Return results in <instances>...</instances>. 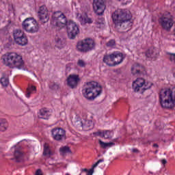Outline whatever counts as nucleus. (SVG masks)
<instances>
[{
  "mask_svg": "<svg viewBox=\"0 0 175 175\" xmlns=\"http://www.w3.org/2000/svg\"><path fill=\"white\" fill-rule=\"evenodd\" d=\"M146 56L148 58H154V49H150L146 53Z\"/></svg>",
  "mask_w": 175,
  "mask_h": 175,
  "instance_id": "c756f323",
  "label": "nucleus"
},
{
  "mask_svg": "<svg viewBox=\"0 0 175 175\" xmlns=\"http://www.w3.org/2000/svg\"><path fill=\"white\" fill-rule=\"evenodd\" d=\"M2 59L5 66L11 68V69H24V61L23 57L16 53H7L2 55Z\"/></svg>",
  "mask_w": 175,
  "mask_h": 175,
  "instance_id": "7ed1b4c3",
  "label": "nucleus"
},
{
  "mask_svg": "<svg viewBox=\"0 0 175 175\" xmlns=\"http://www.w3.org/2000/svg\"><path fill=\"white\" fill-rule=\"evenodd\" d=\"M14 41L16 44H18V46H27V44H28V38L25 34H23L20 37L15 38Z\"/></svg>",
  "mask_w": 175,
  "mask_h": 175,
  "instance_id": "f3484780",
  "label": "nucleus"
},
{
  "mask_svg": "<svg viewBox=\"0 0 175 175\" xmlns=\"http://www.w3.org/2000/svg\"><path fill=\"white\" fill-rule=\"evenodd\" d=\"M38 118L42 120H49L50 118V116H51V113L50 111L47 110L46 109H42L38 112Z\"/></svg>",
  "mask_w": 175,
  "mask_h": 175,
  "instance_id": "a211bd4d",
  "label": "nucleus"
},
{
  "mask_svg": "<svg viewBox=\"0 0 175 175\" xmlns=\"http://www.w3.org/2000/svg\"><path fill=\"white\" fill-rule=\"evenodd\" d=\"M131 73L133 75H139L140 70L137 69V66H133L131 68Z\"/></svg>",
  "mask_w": 175,
  "mask_h": 175,
  "instance_id": "473e14b6",
  "label": "nucleus"
},
{
  "mask_svg": "<svg viewBox=\"0 0 175 175\" xmlns=\"http://www.w3.org/2000/svg\"><path fill=\"white\" fill-rule=\"evenodd\" d=\"M77 49L80 53H88L95 49V41L92 39H85L77 44Z\"/></svg>",
  "mask_w": 175,
  "mask_h": 175,
  "instance_id": "0eeeda50",
  "label": "nucleus"
},
{
  "mask_svg": "<svg viewBox=\"0 0 175 175\" xmlns=\"http://www.w3.org/2000/svg\"><path fill=\"white\" fill-rule=\"evenodd\" d=\"M22 28L27 33H37L39 32V23L33 17L27 18L22 23Z\"/></svg>",
  "mask_w": 175,
  "mask_h": 175,
  "instance_id": "423d86ee",
  "label": "nucleus"
},
{
  "mask_svg": "<svg viewBox=\"0 0 175 175\" xmlns=\"http://www.w3.org/2000/svg\"><path fill=\"white\" fill-rule=\"evenodd\" d=\"M0 83L3 87H8L9 85V78L3 75V77L0 79Z\"/></svg>",
  "mask_w": 175,
  "mask_h": 175,
  "instance_id": "393cba45",
  "label": "nucleus"
},
{
  "mask_svg": "<svg viewBox=\"0 0 175 175\" xmlns=\"http://www.w3.org/2000/svg\"><path fill=\"white\" fill-rule=\"evenodd\" d=\"M49 13L47 10V7L46 5H42L39 8L38 14H44Z\"/></svg>",
  "mask_w": 175,
  "mask_h": 175,
  "instance_id": "c85d7f7f",
  "label": "nucleus"
},
{
  "mask_svg": "<svg viewBox=\"0 0 175 175\" xmlns=\"http://www.w3.org/2000/svg\"><path fill=\"white\" fill-rule=\"evenodd\" d=\"M159 24L162 27L163 29L169 32L174 24L173 16L172 15H168V17L161 16L159 20Z\"/></svg>",
  "mask_w": 175,
  "mask_h": 175,
  "instance_id": "1a4fd4ad",
  "label": "nucleus"
},
{
  "mask_svg": "<svg viewBox=\"0 0 175 175\" xmlns=\"http://www.w3.org/2000/svg\"><path fill=\"white\" fill-rule=\"evenodd\" d=\"M144 87L142 88V94L143 92H144V91H146V90H150V88H151V86L152 85V84L150 82L148 83H145V84H144Z\"/></svg>",
  "mask_w": 175,
  "mask_h": 175,
  "instance_id": "f704fd0d",
  "label": "nucleus"
},
{
  "mask_svg": "<svg viewBox=\"0 0 175 175\" xmlns=\"http://www.w3.org/2000/svg\"><path fill=\"white\" fill-rule=\"evenodd\" d=\"M132 152H133L137 153V152H139V150H138L137 148H133V149H132Z\"/></svg>",
  "mask_w": 175,
  "mask_h": 175,
  "instance_id": "c03bdc74",
  "label": "nucleus"
},
{
  "mask_svg": "<svg viewBox=\"0 0 175 175\" xmlns=\"http://www.w3.org/2000/svg\"><path fill=\"white\" fill-rule=\"evenodd\" d=\"M98 143L101 148H107V147H113V146L116 144L113 142H108V143L103 142L100 139L98 140Z\"/></svg>",
  "mask_w": 175,
  "mask_h": 175,
  "instance_id": "b1692460",
  "label": "nucleus"
},
{
  "mask_svg": "<svg viewBox=\"0 0 175 175\" xmlns=\"http://www.w3.org/2000/svg\"><path fill=\"white\" fill-rule=\"evenodd\" d=\"M8 23L9 25H10V24H12V21L11 20H8Z\"/></svg>",
  "mask_w": 175,
  "mask_h": 175,
  "instance_id": "49530a36",
  "label": "nucleus"
},
{
  "mask_svg": "<svg viewBox=\"0 0 175 175\" xmlns=\"http://www.w3.org/2000/svg\"><path fill=\"white\" fill-rule=\"evenodd\" d=\"M59 151L62 152V154H68V152H70V148L68 146H64L60 148Z\"/></svg>",
  "mask_w": 175,
  "mask_h": 175,
  "instance_id": "2f4dec72",
  "label": "nucleus"
},
{
  "mask_svg": "<svg viewBox=\"0 0 175 175\" xmlns=\"http://www.w3.org/2000/svg\"><path fill=\"white\" fill-rule=\"evenodd\" d=\"M82 94L88 100H94L102 94V86L98 85V82H88L82 90Z\"/></svg>",
  "mask_w": 175,
  "mask_h": 175,
  "instance_id": "20e7f679",
  "label": "nucleus"
},
{
  "mask_svg": "<svg viewBox=\"0 0 175 175\" xmlns=\"http://www.w3.org/2000/svg\"><path fill=\"white\" fill-rule=\"evenodd\" d=\"M35 175H43V174H42V170H38L36 172Z\"/></svg>",
  "mask_w": 175,
  "mask_h": 175,
  "instance_id": "ea45409f",
  "label": "nucleus"
},
{
  "mask_svg": "<svg viewBox=\"0 0 175 175\" xmlns=\"http://www.w3.org/2000/svg\"><path fill=\"white\" fill-rule=\"evenodd\" d=\"M159 100L163 109H173V107H175V88L162 89L159 92Z\"/></svg>",
  "mask_w": 175,
  "mask_h": 175,
  "instance_id": "f03ea898",
  "label": "nucleus"
},
{
  "mask_svg": "<svg viewBox=\"0 0 175 175\" xmlns=\"http://www.w3.org/2000/svg\"><path fill=\"white\" fill-rule=\"evenodd\" d=\"M80 81V78L77 75H70L67 79V84L70 88H76Z\"/></svg>",
  "mask_w": 175,
  "mask_h": 175,
  "instance_id": "ddd939ff",
  "label": "nucleus"
},
{
  "mask_svg": "<svg viewBox=\"0 0 175 175\" xmlns=\"http://www.w3.org/2000/svg\"><path fill=\"white\" fill-rule=\"evenodd\" d=\"M113 133L110 131H105L103 132V137L105 139H110Z\"/></svg>",
  "mask_w": 175,
  "mask_h": 175,
  "instance_id": "7c9ffc66",
  "label": "nucleus"
},
{
  "mask_svg": "<svg viewBox=\"0 0 175 175\" xmlns=\"http://www.w3.org/2000/svg\"><path fill=\"white\" fill-rule=\"evenodd\" d=\"M52 18L53 21H55L56 27L60 28V29L66 27V25L68 23L66 16H65V14L62 13L61 11L54 12Z\"/></svg>",
  "mask_w": 175,
  "mask_h": 175,
  "instance_id": "6e6552de",
  "label": "nucleus"
},
{
  "mask_svg": "<svg viewBox=\"0 0 175 175\" xmlns=\"http://www.w3.org/2000/svg\"><path fill=\"white\" fill-rule=\"evenodd\" d=\"M150 174H152V172L151 171L149 172Z\"/></svg>",
  "mask_w": 175,
  "mask_h": 175,
  "instance_id": "de8ad7c7",
  "label": "nucleus"
},
{
  "mask_svg": "<svg viewBox=\"0 0 175 175\" xmlns=\"http://www.w3.org/2000/svg\"><path fill=\"white\" fill-rule=\"evenodd\" d=\"M66 25L67 27V33L69 39H75L78 33H80L79 26H77L76 23L72 21H68Z\"/></svg>",
  "mask_w": 175,
  "mask_h": 175,
  "instance_id": "9d476101",
  "label": "nucleus"
},
{
  "mask_svg": "<svg viewBox=\"0 0 175 175\" xmlns=\"http://www.w3.org/2000/svg\"><path fill=\"white\" fill-rule=\"evenodd\" d=\"M8 129V122L5 119H0V131L5 132Z\"/></svg>",
  "mask_w": 175,
  "mask_h": 175,
  "instance_id": "5701e85b",
  "label": "nucleus"
},
{
  "mask_svg": "<svg viewBox=\"0 0 175 175\" xmlns=\"http://www.w3.org/2000/svg\"><path fill=\"white\" fill-rule=\"evenodd\" d=\"M60 87L59 83L57 82H51L49 85L50 90H52L53 91H57Z\"/></svg>",
  "mask_w": 175,
  "mask_h": 175,
  "instance_id": "bb28decb",
  "label": "nucleus"
},
{
  "mask_svg": "<svg viewBox=\"0 0 175 175\" xmlns=\"http://www.w3.org/2000/svg\"><path fill=\"white\" fill-rule=\"evenodd\" d=\"M79 20L81 24H92V19L90 18H83V16H80Z\"/></svg>",
  "mask_w": 175,
  "mask_h": 175,
  "instance_id": "a878e982",
  "label": "nucleus"
},
{
  "mask_svg": "<svg viewBox=\"0 0 175 175\" xmlns=\"http://www.w3.org/2000/svg\"><path fill=\"white\" fill-rule=\"evenodd\" d=\"M51 132L53 140L56 142H62L66 139V131L62 128H54Z\"/></svg>",
  "mask_w": 175,
  "mask_h": 175,
  "instance_id": "9b49d317",
  "label": "nucleus"
},
{
  "mask_svg": "<svg viewBox=\"0 0 175 175\" xmlns=\"http://www.w3.org/2000/svg\"><path fill=\"white\" fill-rule=\"evenodd\" d=\"M162 165H166L167 163V161H166L165 159H163L161 161Z\"/></svg>",
  "mask_w": 175,
  "mask_h": 175,
  "instance_id": "a19ab883",
  "label": "nucleus"
},
{
  "mask_svg": "<svg viewBox=\"0 0 175 175\" xmlns=\"http://www.w3.org/2000/svg\"><path fill=\"white\" fill-rule=\"evenodd\" d=\"M125 59V56L122 53L114 52L111 55H105L103 62L108 65V66H116L120 65Z\"/></svg>",
  "mask_w": 175,
  "mask_h": 175,
  "instance_id": "39448f33",
  "label": "nucleus"
},
{
  "mask_svg": "<svg viewBox=\"0 0 175 175\" xmlns=\"http://www.w3.org/2000/svg\"><path fill=\"white\" fill-rule=\"evenodd\" d=\"M43 155L44 157H47L48 158H50V157L54 155V152L51 151L50 146L47 144H44V145Z\"/></svg>",
  "mask_w": 175,
  "mask_h": 175,
  "instance_id": "6ab92c4d",
  "label": "nucleus"
},
{
  "mask_svg": "<svg viewBox=\"0 0 175 175\" xmlns=\"http://www.w3.org/2000/svg\"><path fill=\"white\" fill-rule=\"evenodd\" d=\"M144 84H146V80L143 78H137L133 82V90L134 92H139Z\"/></svg>",
  "mask_w": 175,
  "mask_h": 175,
  "instance_id": "2eb2a0df",
  "label": "nucleus"
},
{
  "mask_svg": "<svg viewBox=\"0 0 175 175\" xmlns=\"http://www.w3.org/2000/svg\"><path fill=\"white\" fill-rule=\"evenodd\" d=\"M107 47H113V46H116V40H110L108 42L106 43Z\"/></svg>",
  "mask_w": 175,
  "mask_h": 175,
  "instance_id": "c9c22d12",
  "label": "nucleus"
},
{
  "mask_svg": "<svg viewBox=\"0 0 175 175\" xmlns=\"http://www.w3.org/2000/svg\"><path fill=\"white\" fill-rule=\"evenodd\" d=\"M14 156L16 162H21L23 157H24L23 148H21V146H15L14 148Z\"/></svg>",
  "mask_w": 175,
  "mask_h": 175,
  "instance_id": "dca6fc26",
  "label": "nucleus"
},
{
  "mask_svg": "<svg viewBox=\"0 0 175 175\" xmlns=\"http://www.w3.org/2000/svg\"><path fill=\"white\" fill-rule=\"evenodd\" d=\"M101 162H105V159H99L96 163H95L92 168L88 171L86 175H92L94 174V170L95 169V167H96V166H98V165H99V163H101Z\"/></svg>",
  "mask_w": 175,
  "mask_h": 175,
  "instance_id": "4be33fe9",
  "label": "nucleus"
},
{
  "mask_svg": "<svg viewBox=\"0 0 175 175\" xmlns=\"http://www.w3.org/2000/svg\"><path fill=\"white\" fill-rule=\"evenodd\" d=\"M93 135H95V136H100V137H103V133H102L101 131L93 133Z\"/></svg>",
  "mask_w": 175,
  "mask_h": 175,
  "instance_id": "4c0bfd02",
  "label": "nucleus"
},
{
  "mask_svg": "<svg viewBox=\"0 0 175 175\" xmlns=\"http://www.w3.org/2000/svg\"><path fill=\"white\" fill-rule=\"evenodd\" d=\"M78 66H80V68H84L85 66V62L83 59H79L77 62Z\"/></svg>",
  "mask_w": 175,
  "mask_h": 175,
  "instance_id": "e433bc0d",
  "label": "nucleus"
},
{
  "mask_svg": "<svg viewBox=\"0 0 175 175\" xmlns=\"http://www.w3.org/2000/svg\"><path fill=\"white\" fill-rule=\"evenodd\" d=\"M88 169L87 168H83L81 170V172L83 173V172H85V173H88Z\"/></svg>",
  "mask_w": 175,
  "mask_h": 175,
  "instance_id": "37998d69",
  "label": "nucleus"
},
{
  "mask_svg": "<svg viewBox=\"0 0 175 175\" xmlns=\"http://www.w3.org/2000/svg\"><path fill=\"white\" fill-rule=\"evenodd\" d=\"M38 18L41 23L43 24H46V23H49L50 20V16H49V13L38 14Z\"/></svg>",
  "mask_w": 175,
  "mask_h": 175,
  "instance_id": "aec40b11",
  "label": "nucleus"
},
{
  "mask_svg": "<svg viewBox=\"0 0 175 175\" xmlns=\"http://www.w3.org/2000/svg\"><path fill=\"white\" fill-rule=\"evenodd\" d=\"M153 147H156L157 148H158V147H159V146H158V144H154Z\"/></svg>",
  "mask_w": 175,
  "mask_h": 175,
  "instance_id": "a18cd8bd",
  "label": "nucleus"
},
{
  "mask_svg": "<svg viewBox=\"0 0 175 175\" xmlns=\"http://www.w3.org/2000/svg\"><path fill=\"white\" fill-rule=\"evenodd\" d=\"M81 126H82V128H90L92 124V121L86 120L84 122L82 121L81 122Z\"/></svg>",
  "mask_w": 175,
  "mask_h": 175,
  "instance_id": "cd10ccee",
  "label": "nucleus"
},
{
  "mask_svg": "<svg viewBox=\"0 0 175 175\" xmlns=\"http://www.w3.org/2000/svg\"><path fill=\"white\" fill-rule=\"evenodd\" d=\"M112 21L115 24V29L118 32L122 33L124 31H129V28L133 25L131 22L132 15L131 12L126 10L118 9L111 15Z\"/></svg>",
  "mask_w": 175,
  "mask_h": 175,
  "instance_id": "f257e3e1",
  "label": "nucleus"
},
{
  "mask_svg": "<svg viewBox=\"0 0 175 175\" xmlns=\"http://www.w3.org/2000/svg\"><path fill=\"white\" fill-rule=\"evenodd\" d=\"M118 1H122V0H118Z\"/></svg>",
  "mask_w": 175,
  "mask_h": 175,
  "instance_id": "09e8293b",
  "label": "nucleus"
},
{
  "mask_svg": "<svg viewBox=\"0 0 175 175\" xmlns=\"http://www.w3.org/2000/svg\"><path fill=\"white\" fill-rule=\"evenodd\" d=\"M93 10L97 16H102L106 10L105 0H93Z\"/></svg>",
  "mask_w": 175,
  "mask_h": 175,
  "instance_id": "f8f14e48",
  "label": "nucleus"
},
{
  "mask_svg": "<svg viewBox=\"0 0 175 175\" xmlns=\"http://www.w3.org/2000/svg\"><path fill=\"white\" fill-rule=\"evenodd\" d=\"M25 34V33H24V31L21 30V29H16L12 31V36L14 40L17 39V38H20V36H22Z\"/></svg>",
  "mask_w": 175,
  "mask_h": 175,
  "instance_id": "412c9836",
  "label": "nucleus"
},
{
  "mask_svg": "<svg viewBox=\"0 0 175 175\" xmlns=\"http://www.w3.org/2000/svg\"><path fill=\"white\" fill-rule=\"evenodd\" d=\"M144 87L142 88V94L143 92H144V91H146V90H150V88H151V86L152 85V84L150 82L148 83H145V84H144Z\"/></svg>",
  "mask_w": 175,
  "mask_h": 175,
  "instance_id": "72a5a7b5",
  "label": "nucleus"
},
{
  "mask_svg": "<svg viewBox=\"0 0 175 175\" xmlns=\"http://www.w3.org/2000/svg\"><path fill=\"white\" fill-rule=\"evenodd\" d=\"M27 91V93L26 94V96H27V98H29V96H31V94H32V92L28 90Z\"/></svg>",
  "mask_w": 175,
  "mask_h": 175,
  "instance_id": "79ce46f5",
  "label": "nucleus"
},
{
  "mask_svg": "<svg viewBox=\"0 0 175 175\" xmlns=\"http://www.w3.org/2000/svg\"><path fill=\"white\" fill-rule=\"evenodd\" d=\"M55 46L57 49H64L66 46V40L61 34H57L55 37Z\"/></svg>",
  "mask_w": 175,
  "mask_h": 175,
  "instance_id": "4468645a",
  "label": "nucleus"
},
{
  "mask_svg": "<svg viewBox=\"0 0 175 175\" xmlns=\"http://www.w3.org/2000/svg\"><path fill=\"white\" fill-rule=\"evenodd\" d=\"M27 90L30 91V92H32L33 91H36V87L32 85L29 88H27Z\"/></svg>",
  "mask_w": 175,
  "mask_h": 175,
  "instance_id": "58836bf2",
  "label": "nucleus"
}]
</instances>
